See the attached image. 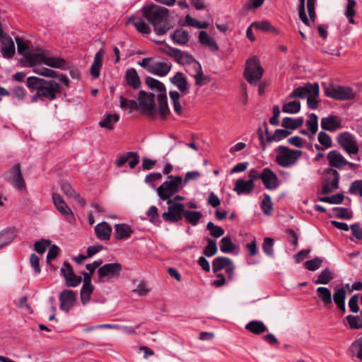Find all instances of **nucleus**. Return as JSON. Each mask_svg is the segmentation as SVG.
<instances>
[{
	"label": "nucleus",
	"instance_id": "1",
	"mask_svg": "<svg viewBox=\"0 0 362 362\" xmlns=\"http://www.w3.org/2000/svg\"><path fill=\"white\" fill-rule=\"evenodd\" d=\"M143 16L151 23L158 35H163L172 28L169 22L168 9L156 4L141 8Z\"/></svg>",
	"mask_w": 362,
	"mask_h": 362
},
{
	"label": "nucleus",
	"instance_id": "2",
	"mask_svg": "<svg viewBox=\"0 0 362 362\" xmlns=\"http://www.w3.org/2000/svg\"><path fill=\"white\" fill-rule=\"evenodd\" d=\"M27 86L30 89L38 90V95L45 100H53L61 93V86L54 80H45L36 76L27 78Z\"/></svg>",
	"mask_w": 362,
	"mask_h": 362
},
{
	"label": "nucleus",
	"instance_id": "3",
	"mask_svg": "<svg viewBox=\"0 0 362 362\" xmlns=\"http://www.w3.org/2000/svg\"><path fill=\"white\" fill-rule=\"evenodd\" d=\"M182 188V177L180 175H170L168 180L165 181L156 190L160 199L166 201L167 204H172L171 197Z\"/></svg>",
	"mask_w": 362,
	"mask_h": 362
},
{
	"label": "nucleus",
	"instance_id": "4",
	"mask_svg": "<svg viewBox=\"0 0 362 362\" xmlns=\"http://www.w3.org/2000/svg\"><path fill=\"white\" fill-rule=\"evenodd\" d=\"M275 151L276 153V162L284 168L295 165L303 154L300 150H293L284 146L277 147Z\"/></svg>",
	"mask_w": 362,
	"mask_h": 362
},
{
	"label": "nucleus",
	"instance_id": "5",
	"mask_svg": "<svg viewBox=\"0 0 362 362\" xmlns=\"http://www.w3.org/2000/svg\"><path fill=\"white\" fill-rule=\"evenodd\" d=\"M263 74V69L259 61L255 57H251L246 62L244 76L248 83L257 85L261 80Z\"/></svg>",
	"mask_w": 362,
	"mask_h": 362
},
{
	"label": "nucleus",
	"instance_id": "6",
	"mask_svg": "<svg viewBox=\"0 0 362 362\" xmlns=\"http://www.w3.org/2000/svg\"><path fill=\"white\" fill-rule=\"evenodd\" d=\"M326 96L339 100H349L355 98L356 93L349 86H327L325 88Z\"/></svg>",
	"mask_w": 362,
	"mask_h": 362
},
{
	"label": "nucleus",
	"instance_id": "7",
	"mask_svg": "<svg viewBox=\"0 0 362 362\" xmlns=\"http://www.w3.org/2000/svg\"><path fill=\"white\" fill-rule=\"evenodd\" d=\"M3 177L6 181L10 182L13 187L18 190L25 189V183L22 175L20 164H15L11 169L4 173Z\"/></svg>",
	"mask_w": 362,
	"mask_h": 362
},
{
	"label": "nucleus",
	"instance_id": "8",
	"mask_svg": "<svg viewBox=\"0 0 362 362\" xmlns=\"http://www.w3.org/2000/svg\"><path fill=\"white\" fill-rule=\"evenodd\" d=\"M337 140L349 155L356 154L358 152L357 141L352 134L348 132L340 133L337 135Z\"/></svg>",
	"mask_w": 362,
	"mask_h": 362
},
{
	"label": "nucleus",
	"instance_id": "9",
	"mask_svg": "<svg viewBox=\"0 0 362 362\" xmlns=\"http://www.w3.org/2000/svg\"><path fill=\"white\" fill-rule=\"evenodd\" d=\"M168 211L162 214L163 218L165 221L177 222L183 218L185 211V204L182 203L168 204Z\"/></svg>",
	"mask_w": 362,
	"mask_h": 362
},
{
	"label": "nucleus",
	"instance_id": "10",
	"mask_svg": "<svg viewBox=\"0 0 362 362\" xmlns=\"http://www.w3.org/2000/svg\"><path fill=\"white\" fill-rule=\"evenodd\" d=\"M339 175L332 168H329L325 173V183L322 185V192L328 194L338 188Z\"/></svg>",
	"mask_w": 362,
	"mask_h": 362
},
{
	"label": "nucleus",
	"instance_id": "11",
	"mask_svg": "<svg viewBox=\"0 0 362 362\" xmlns=\"http://www.w3.org/2000/svg\"><path fill=\"white\" fill-rule=\"evenodd\" d=\"M139 104L143 112L148 115L156 113L154 95L141 90L138 97Z\"/></svg>",
	"mask_w": 362,
	"mask_h": 362
},
{
	"label": "nucleus",
	"instance_id": "12",
	"mask_svg": "<svg viewBox=\"0 0 362 362\" xmlns=\"http://www.w3.org/2000/svg\"><path fill=\"white\" fill-rule=\"evenodd\" d=\"M319 86L317 83H309L305 86L295 88L288 95L289 98H299L301 99L308 98L309 96L319 95Z\"/></svg>",
	"mask_w": 362,
	"mask_h": 362
},
{
	"label": "nucleus",
	"instance_id": "13",
	"mask_svg": "<svg viewBox=\"0 0 362 362\" xmlns=\"http://www.w3.org/2000/svg\"><path fill=\"white\" fill-rule=\"evenodd\" d=\"M61 274L64 276L66 282V285L69 287L78 286L81 281V276L76 275L70 265L67 262H64L61 269Z\"/></svg>",
	"mask_w": 362,
	"mask_h": 362
},
{
	"label": "nucleus",
	"instance_id": "14",
	"mask_svg": "<svg viewBox=\"0 0 362 362\" xmlns=\"http://www.w3.org/2000/svg\"><path fill=\"white\" fill-rule=\"evenodd\" d=\"M122 270V266L119 263L106 264L100 267L98 270V275L100 279L109 280L117 277Z\"/></svg>",
	"mask_w": 362,
	"mask_h": 362
},
{
	"label": "nucleus",
	"instance_id": "15",
	"mask_svg": "<svg viewBox=\"0 0 362 362\" xmlns=\"http://www.w3.org/2000/svg\"><path fill=\"white\" fill-rule=\"evenodd\" d=\"M60 309L66 313L74 307L76 300V296L74 291L65 289L59 294Z\"/></svg>",
	"mask_w": 362,
	"mask_h": 362
},
{
	"label": "nucleus",
	"instance_id": "16",
	"mask_svg": "<svg viewBox=\"0 0 362 362\" xmlns=\"http://www.w3.org/2000/svg\"><path fill=\"white\" fill-rule=\"evenodd\" d=\"M342 119L335 115H329L321 119L320 125L322 129L329 131L335 132L342 128Z\"/></svg>",
	"mask_w": 362,
	"mask_h": 362
},
{
	"label": "nucleus",
	"instance_id": "17",
	"mask_svg": "<svg viewBox=\"0 0 362 362\" xmlns=\"http://www.w3.org/2000/svg\"><path fill=\"white\" fill-rule=\"evenodd\" d=\"M83 284L81 289V301L83 305H86L90 299V296L94 290V286L91 284L90 274L83 272Z\"/></svg>",
	"mask_w": 362,
	"mask_h": 362
},
{
	"label": "nucleus",
	"instance_id": "18",
	"mask_svg": "<svg viewBox=\"0 0 362 362\" xmlns=\"http://www.w3.org/2000/svg\"><path fill=\"white\" fill-rule=\"evenodd\" d=\"M264 187L268 189H275L278 187V177L269 168H264L259 175Z\"/></svg>",
	"mask_w": 362,
	"mask_h": 362
},
{
	"label": "nucleus",
	"instance_id": "19",
	"mask_svg": "<svg viewBox=\"0 0 362 362\" xmlns=\"http://www.w3.org/2000/svg\"><path fill=\"white\" fill-rule=\"evenodd\" d=\"M52 199L57 210L65 216L69 221L74 219V214L71 209L67 206L62 197L56 193L52 194Z\"/></svg>",
	"mask_w": 362,
	"mask_h": 362
},
{
	"label": "nucleus",
	"instance_id": "20",
	"mask_svg": "<svg viewBox=\"0 0 362 362\" xmlns=\"http://www.w3.org/2000/svg\"><path fill=\"white\" fill-rule=\"evenodd\" d=\"M166 53L168 56L173 57L180 64H191L194 61L192 55L176 48L170 47Z\"/></svg>",
	"mask_w": 362,
	"mask_h": 362
},
{
	"label": "nucleus",
	"instance_id": "21",
	"mask_svg": "<svg viewBox=\"0 0 362 362\" xmlns=\"http://www.w3.org/2000/svg\"><path fill=\"white\" fill-rule=\"evenodd\" d=\"M327 160L332 167L339 169H341L348 163V161L342 154L336 150L331 151L328 153Z\"/></svg>",
	"mask_w": 362,
	"mask_h": 362
},
{
	"label": "nucleus",
	"instance_id": "22",
	"mask_svg": "<svg viewBox=\"0 0 362 362\" xmlns=\"http://www.w3.org/2000/svg\"><path fill=\"white\" fill-rule=\"evenodd\" d=\"M1 53L6 59H11L15 54V45L11 37H4L1 40Z\"/></svg>",
	"mask_w": 362,
	"mask_h": 362
},
{
	"label": "nucleus",
	"instance_id": "23",
	"mask_svg": "<svg viewBox=\"0 0 362 362\" xmlns=\"http://www.w3.org/2000/svg\"><path fill=\"white\" fill-rule=\"evenodd\" d=\"M112 227L105 222H101L95 226V232L97 238L101 240H108L112 234Z\"/></svg>",
	"mask_w": 362,
	"mask_h": 362
},
{
	"label": "nucleus",
	"instance_id": "24",
	"mask_svg": "<svg viewBox=\"0 0 362 362\" xmlns=\"http://www.w3.org/2000/svg\"><path fill=\"white\" fill-rule=\"evenodd\" d=\"M346 292L344 288H336L333 294V300L338 308L342 312L346 311L345 300Z\"/></svg>",
	"mask_w": 362,
	"mask_h": 362
},
{
	"label": "nucleus",
	"instance_id": "25",
	"mask_svg": "<svg viewBox=\"0 0 362 362\" xmlns=\"http://www.w3.org/2000/svg\"><path fill=\"white\" fill-rule=\"evenodd\" d=\"M132 228L126 223L116 224L115 226V237L117 240H125L131 237Z\"/></svg>",
	"mask_w": 362,
	"mask_h": 362
},
{
	"label": "nucleus",
	"instance_id": "26",
	"mask_svg": "<svg viewBox=\"0 0 362 362\" xmlns=\"http://www.w3.org/2000/svg\"><path fill=\"white\" fill-rule=\"evenodd\" d=\"M171 65L166 62H155L151 64L149 72L159 76H164L169 73Z\"/></svg>",
	"mask_w": 362,
	"mask_h": 362
},
{
	"label": "nucleus",
	"instance_id": "27",
	"mask_svg": "<svg viewBox=\"0 0 362 362\" xmlns=\"http://www.w3.org/2000/svg\"><path fill=\"white\" fill-rule=\"evenodd\" d=\"M254 182L252 180H244L239 179L235 182L234 191L238 194H250L254 189Z\"/></svg>",
	"mask_w": 362,
	"mask_h": 362
},
{
	"label": "nucleus",
	"instance_id": "28",
	"mask_svg": "<svg viewBox=\"0 0 362 362\" xmlns=\"http://www.w3.org/2000/svg\"><path fill=\"white\" fill-rule=\"evenodd\" d=\"M119 115L117 113L105 115L99 122V125L101 128L112 130L115 128V124L119 120Z\"/></svg>",
	"mask_w": 362,
	"mask_h": 362
},
{
	"label": "nucleus",
	"instance_id": "29",
	"mask_svg": "<svg viewBox=\"0 0 362 362\" xmlns=\"http://www.w3.org/2000/svg\"><path fill=\"white\" fill-rule=\"evenodd\" d=\"M104 57L103 49H100L95 55L93 62L90 67V74L94 78H97L100 76V70L103 64Z\"/></svg>",
	"mask_w": 362,
	"mask_h": 362
},
{
	"label": "nucleus",
	"instance_id": "30",
	"mask_svg": "<svg viewBox=\"0 0 362 362\" xmlns=\"http://www.w3.org/2000/svg\"><path fill=\"white\" fill-rule=\"evenodd\" d=\"M15 228H6L0 232V250L10 244L16 237Z\"/></svg>",
	"mask_w": 362,
	"mask_h": 362
},
{
	"label": "nucleus",
	"instance_id": "31",
	"mask_svg": "<svg viewBox=\"0 0 362 362\" xmlns=\"http://www.w3.org/2000/svg\"><path fill=\"white\" fill-rule=\"evenodd\" d=\"M61 188L67 197L74 199L80 205L84 206L86 204L85 199L80 197V194L73 189L70 183L63 182Z\"/></svg>",
	"mask_w": 362,
	"mask_h": 362
},
{
	"label": "nucleus",
	"instance_id": "32",
	"mask_svg": "<svg viewBox=\"0 0 362 362\" xmlns=\"http://www.w3.org/2000/svg\"><path fill=\"white\" fill-rule=\"evenodd\" d=\"M170 81L184 94L188 93V83L187 78L184 75L177 72L176 74L170 78Z\"/></svg>",
	"mask_w": 362,
	"mask_h": 362
},
{
	"label": "nucleus",
	"instance_id": "33",
	"mask_svg": "<svg viewBox=\"0 0 362 362\" xmlns=\"http://www.w3.org/2000/svg\"><path fill=\"white\" fill-rule=\"evenodd\" d=\"M45 54L42 52H30L25 58L28 66L32 67L36 65L44 64Z\"/></svg>",
	"mask_w": 362,
	"mask_h": 362
},
{
	"label": "nucleus",
	"instance_id": "34",
	"mask_svg": "<svg viewBox=\"0 0 362 362\" xmlns=\"http://www.w3.org/2000/svg\"><path fill=\"white\" fill-rule=\"evenodd\" d=\"M125 78L128 85L137 89L141 86L140 79L135 69L131 68L126 71Z\"/></svg>",
	"mask_w": 362,
	"mask_h": 362
},
{
	"label": "nucleus",
	"instance_id": "35",
	"mask_svg": "<svg viewBox=\"0 0 362 362\" xmlns=\"http://www.w3.org/2000/svg\"><path fill=\"white\" fill-rule=\"evenodd\" d=\"M157 100L158 103V112L160 117L163 119L169 113L170 109L168 105L167 95L165 93H158Z\"/></svg>",
	"mask_w": 362,
	"mask_h": 362
},
{
	"label": "nucleus",
	"instance_id": "36",
	"mask_svg": "<svg viewBox=\"0 0 362 362\" xmlns=\"http://www.w3.org/2000/svg\"><path fill=\"white\" fill-rule=\"evenodd\" d=\"M199 41L201 44L208 47L212 51H216L218 49L216 42L205 31H201L199 33Z\"/></svg>",
	"mask_w": 362,
	"mask_h": 362
},
{
	"label": "nucleus",
	"instance_id": "37",
	"mask_svg": "<svg viewBox=\"0 0 362 362\" xmlns=\"http://www.w3.org/2000/svg\"><path fill=\"white\" fill-rule=\"evenodd\" d=\"M245 328L255 334H260L267 330L266 325L262 321L258 320H253L248 322Z\"/></svg>",
	"mask_w": 362,
	"mask_h": 362
},
{
	"label": "nucleus",
	"instance_id": "38",
	"mask_svg": "<svg viewBox=\"0 0 362 362\" xmlns=\"http://www.w3.org/2000/svg\"><path fill=\"white\" fill-rule=\"evenodd\" d=\"M317 293L325 307H329L332 304V293L328 288L323 286L318 287L317 288Z\"/></svg>",
	"mask_w": 362,
	"mask_h": 362
},
{
	"label": "nucleus",
	"instance_id": "39",
	"mask_svg": "<svg viewBox=\"0 0 362 362\" xmlns=\"http://www.w3.org/2000/svg\"><path fill=\"white\" fill-rule=\"evenodd\" d=\"M194 68L197 71V73L194 75L196 85L202 86L207 84L209 82V78L204 75L201 65L195 62L194 63Z\"/></svg>",
	"mask_w": 362,
	"mask_h": 362
},
{
	"label": "nucleus",
	"instance_id": "40",
	"mask_svg": "<svg viewBox=\"0 0 362 362\" xmlns=\"http://www.w3.org/2000/svg\"><path fill=\"white\" fill-rule=\"evenodd\" d=\"M146 83L148 86V87L151 88L152 90L156 91L158 93L166 94V88L164 84L158 80L148 76L146 78Z\"/></svg>",
	"mask_w": 362,
	"mask_h": 362
},
{
	"label": "nucleus",
	"instance_id": "41",
	"mask_svg": "<svg viewBox=\"0 0 362 362\" xmlns=\"http://www.w3.org/2000/svg\"><path fill=\"white\" fill-rule=\"evenodd\" d=\"M44 64L52 68L61 69L66 65V61L60 57H51L45 54Z\"/></svg>",
	"mask_w": 362,
	"mask_h": 362
},
{
	"label": "nucleus",
	"instance_id": "42",
	"mask_svg": "<svg viewBox=\"0 0 362 362\" xmlns=\"http://www.w3.org/2000/svg\"><path fill=\"white\" fill-rule=\"evenodd\" d=\"M183 217H185L187 223H189L192 226H197L202 218V214L200 211L185 209Z\"/></svg>",
	"mask_w": 362,
	"mask_h": 362
},
{
	"label": "nucleus",
	"instance_id": "43",
	"mask_svg": "<svg viewBox=\"0 0 362 362\" xmlns=\"http://www.w3.org/2000/svg\"><path fill=\"white\" fill-rule=\"evenodd\" d=\"M305 125L308 130L310 132L309 137H313L318 129L317 116L315 113L310 114L305 122Z\"/></svg>",
	"mask_w": 362,
	"mask_h": 362
},
{
	"label": "nucleus",
	"instance_id": "44",
	"mask_svg": "<svg viewBox=\"0 0 362 362\" xmlns=\"http://www.w3.org/2000/svg\"><path fill=\"white\" fill-rule=\"evenodd\" d=\"M173 41L179 45H185L189 40V35L187 31L178 29L172 35Z\"/></svg>",
	"mask_w": 362,
	"mask_h": 362
},
{
	"label": "nucleus",
	"instance_id": "45",
	"mask_svg": "<svg viewBox=\"0 0 362 362\" xmlns=\"http://www.w3.org/2000/svg\"><path fill=\"white\" fill-rule=\"evenodd\" d=\"M303 124V117L291 118L285 117L282 120L281 125L286 129H296Z\"/></svg>",
	"mask_w": 362,
	"mask_h": 362
},
{
	"label": "nucleus",
	"instance_id": "46",
	"mask_svg": "<svg viewBox=\"0 0 362 362\" xmlns=\"http://www.w3.org/2000/svg\"><path fill=\"white\" fill-rule=\"evenodd\" d=\"M317 139L320 144L323 146V148L320 147L318 145L315 146V148L317 150L327 149L332 146V141L331 137L325 132H319L317 135Z\"/></svg>",
	"mask_w": 362,
	"mask_h": 362
},
{
	"label": "nucleus",
	"instance_id": "47",
	"mask_svg": "<svg viewBox=\"0 0 362 362\" xmlns=\"http://www.w3.org/2000/svg\"><path fill=\"white\" fill-rule=\"evenodd\" d=\"M333 279V273L329 269H325L319 274L317 279L315 281V283L316 284H327Z\"/></svg>",
	"mask_w": 362,
	"mask_h": 362
},
{
	"label": "nucleus",
	"instance_id": "48",
	"mask_svg": "<svg viewBox=\"0 0 362 362\" xmlns=\"http://www.w3.org/2000/svg\"><path fill=\"white\" fill-rule=\"evenodd\" d=\"M300 110V103L298 100L285 103L282 106V111L288 114H296Z\"/></svg>",
	"mask_w": 362,
	"mask_h": 362
},
{
	"label": "nucleus",
	"instance_id": "49",
	"mask_svg": "<svg viewBox=\"0 0 362 362\" xmlns=\"http://www.w3.org/2000/svg\"><path fill=\"white\" fill-rule=\"evenodd\" d=\"M220 249L222 252L230 253L235 250V246L232 243L230 238L226 236L221 240Z\"/></svg>",
	"mask_w": 362,
	"mask_h": 362
},
{
	"label": "nucleus",
	"instance_id": "50",
	"mask_svg": "<svg viewBox=\"0 0 362 362\" xmlns=\"http://www.w3.org/2000/svg\"><path fill=\"white\" fill-rule=\"evenodd\" d=\"M230 259L225 257H218L214 259L212 262V269L214 273L225 269Z\"/></svg>",
	"mask_w": 362,
	"mask_h": 362
},
{
	"label": "nucleus",
	"instance_id": "51",
	"mask_svg": "<svg viewBox=\"0 0 362 362\" xmlns=\"http://www.w3.org/2000/svg\"><path fill=\"white\" fill-rule=\"evenodd\" d=\"M16 42L17 44L18 52L20 54L25 58L30 52L29 50V42L28 41L24 40L20 37H16Z\"/></svg>",
	"mask_w": 362,
	"mask_h": 362
},
{
	"label": "nucleus",
	"instance_id": "52",
	"mask_svg": "<svg viewBox=\"0 0 362 362\" xmlns=\"http://www.w3.org/2000/svg\"><path fill=\"white\" fill-rule=\"evenodd\" d=\"M170 98L173 103V109L178 115H181L182 107L180 103V95L177 91H170Z\"/></svg>",
	"mask_w": 362,
	"mask_h": 362
},
{
	"label": "nucleus",
	"instance_id": "53",
	"mask_svg": "<svg viewBox=\"0 0 362 362\" xmlns=\"http://www.w3.org/2000/svg\"><path fill=\"white\" fill-rule=\"evenodd\" d=\"M353 356L362 360V337L355 340L351 346Z\"/></svg>",
	"mask_w": 362,
	"mask_h": 362
},
{
	"label": "nucleus",
	"instance_id": "54",
	"mask_svg": "<svg viewBox=\"0 0 362 362\" xmlns=\"http://www.w3.org/2000/svg\"><path fill=\"white\" fill-rule=\"evenodd\" d=\"M346 320L351 329H362V320L358 316L349 315Z\"/></svg>",
	"mask_w": 362,
	"mask_h": 362
},
{
	"label": "nucleus",
	"instance_id": "55",
	"mask_svg": "<svg viewBox=\"0 0 362 362\" xmlns=\"http://www.w3.org/2000/svg\"><path fill=\"white\" fill-rule=\"evenodd\" d=\"M290 134V132L285 129H276L271 136L267 137V141L270 142L272 141H279L287 137Z\"/></svg>",
	"mask_w": 362,
	"mask_h": 362
},
{
	"label": "nucleus",
	"instance_id": "56",
	"mask_svg": "<svg viewBox=\"0 0 362 362\" xmlns=\"http://www.w3.org/2000/svg\"><path fill=\"white\" fill-rule=\"evenodd\" d=\"M33 72L48 78H54L57 77V74L52 69L45 67H37L33 69Z\"/></svg>",
	"mask_w": 362,
	"mask_h": 362
},
{
	"label": "nucleus",
	"instance_id": "57",
	"mask_svg": "<svg viewBox=\"0 0 362 362\" xmlns=\"http://www.w3.org/2000/svg\"><path fill=\"white\" fill-rule=\"evenodd\" d=\"M207 243L208 245L204 248V254L206 257H212L215 255L218 251L216 243L211 238L207 239Z\"/></svg>",
	"mask_w": 362,
	"mask_h": 362
},
{
	"label": "nucleus",
	"instance_id": "58",
	"mask_svg": "<svg viewBox=\"0 0 362 362\" xmlns=\"http://www.w3.org/2000/svg\"><path fill=\"white\" fill-rule=\"evenodd\" d=\"M119 103L121 108L129 110V111L138 107V103L136 101L134 100H127L123 96L119 97Z\"/></svg>",
	"mask_w": 362,
	"mask_h": 362
},
{
	"label": "nucleus",
	"instance_id": "59",
	"mask_svg": "<svg viewBox=\"0 0 362 362\" xmlns=\"http://www.w3.org/2000/svg\"><path fill=\"white\" fill-rule=\"evenodd\" d=\"M206 228L210 231L211 235L214 238H219L225 233L224 230L221 227L215 226L212 222H209L207 223Z\"/></svg>",
	"mask_w": 362,
	"mask_h": 362
},
{
	"label": "nucleus",
	"instance_id": "60",
	"mask_svg": "<svg viewBox=\"0 0 362 362\" xmlns=\"http://www.w3.org/2000/svg\"><path fill=\"white\" fill-rule=\"evenodd\" d=\"M185 20H186V23H187L188 25L192 26V27H194V28H199V29L207 28L208 26H209V23H206V22H203V23L200 22V21L193 18L189 15H187L186 16Z\"/></svg>",
	"mask_w": 362,
	"mask_h": 362
},
{
	"label": "nucleus",
	"instance_id": "61",
	"mask_svg": "<svg viewBox=\"0 0 362 362\" xmlns=\"http://www.w3.org/2000/svg\"><path fill=\"white\" fill-rule=\"evenodd\" d=\"M274 240L271 238H265L262 244V249L264 252L268 256H273L274 255Z\"/></svg>",
	"mask_w": 362,
	"mask_h": 362
},
{
	"label": "nucleus",
	"instance_id": "62",
	"mask_svg": "<svg viewBox=\"0 0 362 362\" xmlns=\"http://www.w3.org/2000/svg\"><path fill=\"white\" fill-rule=\"evenodd\" d=\"M322 263V259L315 257L311 260L306 261L304 264L305 268L310 271H315L319 269Z\"/></svg>",
	"mask_w": 362,
	"mask_h": 362
},
{
	"label": "nucleus",
	"instance_id": "63",
	"mask_svg": "<svg viewBox=\"0 0 362 362\" xmlns=\"http://www.w3.org/2000/svg\"><path fill=\"white\" fill-rule=\"evenodd\" d=\"M151 291V288L148 287L146 283L144 281L139 282L136 287L133 289V292L139 296L147 295Z\"/></svg>",
	"mask_w": 362,
	"mask_h": 362
},
{
	"label": "nucleus",
	"instance_id": "64",
	"mask_svg": "<svg viewBox=\"0 0 362 362\" xmlns=\"http://www.w3.org/2000/svg\"><path fill=\"white\" fill-rule=\"evenodd\" d=\"M349 192L352 194L362 197V180H356L352 182L349 187Z\"/></svg>",
	"mask_w": 362,
	"mask_h": 362
}]
</instances>
